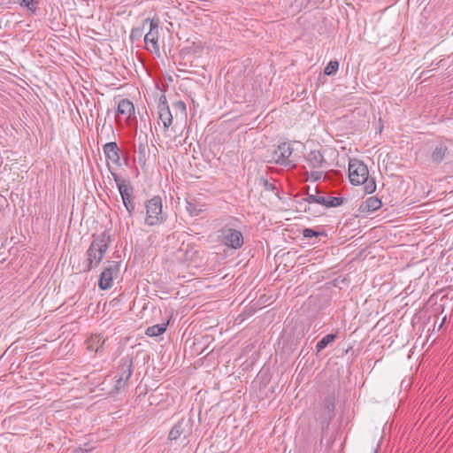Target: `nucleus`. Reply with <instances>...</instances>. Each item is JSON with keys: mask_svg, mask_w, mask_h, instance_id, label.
I'll list each match as a JSON object with an SVG mask.
<instances>
[{"mask_svg": "<svg viewBox=\"0 0 453 453\" xmlns=\"http://www.w3.org/2000/svg\"><path fill=\"white\" fill-rule=\"evenodd\" d=\"M349 178L353 185H364L365 194L370 195L376 190V182L373 178H369L367 165L357 158L349 161Z\"/></svg>", "mask_w": 453, "mask_h": 453, "instance_id": "f257e3e1", "label": "nucleus"}, {"mask_svg": "<svg viewBox=\"0 0 453 453\" xmlns=\"http://www.w3.org/2000/svg\"><path fill=\"white\" fill-rule=\"evenodd\" d=\"M111 243V236L104 231L93 235V241L87 250L88 269L90 270L99 265Z\"/></svg>", "mask_w": 453, "mask_h": 453, "instance_id": "f03ea898", "label": "nucleus"}, {"mask_svg": "<svg viewBox=\"0 0 453 453\" xmlns=\"http://www.w3.org/2000/svg\"><path fill=\"white\" fill-rule=\"evenodd\" d=\"M146 217L144 223L153 226L162 224L165 217L162 211V200L159 196H154L146 203Z\"/></svg>", "mask_w": 453, "mask_h": 453, "instance_id": "7ed1b4c3", "label": "nucleus"}, {"mask_svg": "<svg viewBox=\"0 0 453 453\" xmlns=\"http://www.w3.org/2000/svg\"><path fill=\"white\" fill-rule=\"evenodd\" d=\"M217 238L220 243L234 250L240 249L243 244L242 232L228 226H225L218 231Z\"/></svg>", "mask_w": 453, "mask_h": 453, "instance_id": "20e7f679", "label": "nucleus"}, {"mask_svg": "<svg viewBox=\"0 0 453 453\" xmlns=\"http://www.w3.org/2000/svg\"><path fill=\"white\" fill-rule=\"evenodd\" d=\"M294 149L290 142H282L273 152V161L285 167H294L296 165L293 158Z\"/></svg>", "mask_w": 453, "mask_h": 453, "instance_id": "39448f33", "label": "nucleus"}, {"mask_svg": "<svg viewBox=\"0 0 453 453\" xmlns=\"http://www.w3.org/2000/svg\"><path fill=\"white\" fill-rule=\"evenodd\" d=\"M144 22L150 23V31L144 36L146 49L150 51L159 53L158 45V24L159 20L155 19H146Z\"/></svg>", "mask_w": 453, "mask_h": 453, "instance_id": "423d86ee", "label": "nucleus"}, {"mask_svg": "<svg viewBox=\"0 0 453 453\" xmlns=\"http://www.w3.org/2000/svg\"><path fill=\"white\" fill-rule=\"evenodd\" d=\"M119 273V265L117 262H108L101 273L100 279L98 281V287L101 289H109L112 287L113 280L117 278Z\"/></svg>", "mask_w": 453, "mask_h": 453, "instance_id": "0eeeda50", "label": "nucleus"}, {"mask_svg": "<svg viewBox=\"0 0 453 453\" xmlns=\"http://www.w3.org/2000/svg\"><path fill=\"white\" fill-rule=\"evenodd\" d=\"M334 417V398L328 396L324 400L323 409L319 415V418L323 424H328L329 421Z\"/></svg>", "mask_w": 453, "mask_h": 453, "instance_id": "6e6552de", "label": "nucleus"}, {"mask_svg": "<svg viewBox=\"0 0 453 453\" xmlns=\"http://www.w3.org/2000/svg\"><path fill=\"white\" fill-rule=\"evenodd\" d=\"M105 158L115 165L120 164V150L115 142H107L103 146Z\"/></svg>", "mask_w": 453, "mask_h": 453, "instance_id": "1a4fd4ad", "label": "nucleus"}, {"mask_svg": "<svg viewBox=\"0 0 453 453\" xmlns=\"http://www.w3.org/2000/svg\"><path fill=\"white\" fill-rule=\"evenodd\" d=\"M158 119L163 123L164 131L167 132L173 123V116L165 101H161L158 104Z\"/></svg>", "mask_w": 453, "mask_h": 453, "instance_id": "9d476101", "label": "nucleus"}, {"mask_svg": "<svg viewBox=\"0 0 453 453\" xmlns=\"http://www.w3.org/2000/svg\"><path fill=\"white\" fill-rule=\"evenodd\" d=\"M382 206L381 201L376 196H370L362 202L358 207L360 213L370 214Z\"/></svg>", "mask_w": 453, "mask_h": 453, "instance_id": "9b49d317", "label": "nucleus"}, {"mask_svg": "<svg viewBox=\"0 0 453 453\" xmlns=\"http://www.w3.org/2000/svg\"><path fill=\"white\" fill-rule=\"evenodd\" d=\"M308 201L314 202L326 207H337L342 203L343 199L342 197L335 196H317L314 195H309Z\"/></svg>", "mask_w": 453, "mask_h": 453, "instance_id": "f8f14e48", "label": "nucleus"}, {"mask_svg": "<svg viewBox=\"0 0 453 453\" xmlns=\"http://www.w3.org/2000/svg\"><path fill=\"white\" fill-rule=\"evenodd\" d=\"M119 194L122 198V202L127 211L131 214L134 210L133 190L130 187L124 188L119 187Z\"/></svg>", "mask_w": 453, "mask_h": 453, "instance_id": "ddd939ff", "label": "nucleus"}, {"mask_svg": "<svg viewBox=\"0 0 453 453\" xmlns=\"http://www.w3.org/2000/svg\"><path fill=\"white\" fill-rule=\"evenodd\" d=\"M306 163L311 169H319L326 163L323 155L319 150L311 151L305 157Z\"/></svg>", "mask_w": 453, "mask_h": 453, "instance_id": "4468645a", "label": "nucleus"}, {"mask_svg": "<svg viewBox=\"0 0 453 453\" xmlns=\"http://www.w3.org/2000/svg\"><path fill=\"white\" fill-rule=\"evenodd\" d=\"M105 338L101 334H92L87 341V348L89 351L101 352L104 349Z\"/></svg>", "mask_w": 453, "mask_h": 453, "instance_id": "2eb2a0df", "label": "nucleus"}, {"mask_svg": "<svg viewBox=\"0 0 453 453\" xmlns=\"http://www.w3.org/2000/svg\"><path fill=\"white\" fill-rule=\"evenodd\" d=\"M118 113L126 119H129L134 114V104L127 99L120 100L118 104Z\"/></svg>", "mask_w": 453, "mask_h": 453, "instance_id": "dca6fc26", "label": "nucleus"}, {"mask_svg": "<svg viewBox=\"0 0 453 453\" xmlns=\"http://www.w3.org/2000/svg\"><path fill=\"white\" fill-rule=\"evenodd\" d=\"M132 375V365L131 364H125L121 366V374L116 380V388L119 389L123 388L126 382L130 379Z\"/></svg>", "mask_w": 453, "mask_h": 453, "instance_id": "f3484780", "label": "nucleus"}, {"mask_svg": "<svg viewBox=\"0 0 453 453\" xmlns=\"http://www.w3.org/2000/svg\"><path fill=\"white\" fill-rule=\"evenodd\" d=\"M448 152V147L444 143H439L431 153V159L434 163L439 164L444 158Z\"/></svg>", "mask_w": 453, "mask_h": 453, "instance_id": "a211bd4d", "label": "nucleus"}, {"mask_svg": "<svg viewBox=\"0 0 453 453\" xmlns=\"http://www.w3.org/2000/svg\"><path fill=\"white\" fill-rule=\"evenodd\" d=\"M187 211L191 217H197L205 211V205L198 203L195 199L187 200Z\"/></svg>", "mask_w": 453, "mask_h": 453, "instance_id": "6ab92c4d", "label": "nucleus"}, {"mask_svg": "<svg viewBox=\"0 0 453 453\" xmlns=\"http://www.w3.org/2000/svg\"><path fill=\"white\" fill-rule=\"evenodd\" d=\"M167 325H168V323H161V324L149 326L146 329L145 334L150 337L159 336L165 332Z\"/></svg>", "mask_w": 453, "mask_h": 453, "instance_id": "aec40b11", "label": "nucleus"}, {"mask_svg": "<svg viewBox=\"0 0 453 453\" xmlns=\"http://www.w3.org/2000/svg\"><path fill=\"white\" fill-rule=\"evenodd\" d=\"M184 419L178 421L170 430L168 438L171 441H176L184 433Z\"/></svg>", "mask_w": 453, "mask_h": 453, "instance_id": "412c9836", "label": "nucleus"}, {"mask_svg": "<svg viewBox=\"0 0 453 453\" xmlns=\"http://www.w3.org/2000/svg\"><path fill=\"white\" fill-rule=\"evenodd\" d=\"M336 338V334H329L324 336L321 340H319L317 342L316 349L317 352H320L322 349H324L329 343L334 341Z\"/></svg>", "mask_w": 453, "mask_h": 453, "instance_id": "4be33fe9", "label": "nucleus"}, {"mask_svg": "<svg viewBox=\"0 0 453 453\" xmlns=\"http://www.w3.org/2000/svg\"><path fill=\"white\" fill-rule=\"evenodd\" d=\"M40 0H22L21 5L26 7L32 13H35Z\"/></svg>", "mask_w": 453, "mask_h": 453, "instance_id": "5701e85b", "label": "nucleus"}, {"mask_svg": "<svg viewBox=\"0 0 453 453\" xmlns=\"http://www.w3.org/2000/svg\"><path fill=\"white\" fill-rule=\"evenodd\" d=\"M339 68V63L337 61H330L324 69V73L326 75L334 74Z\"/></svg>", "mask_w": 453, "mask_h": 453, "instance_id": "b1692460", "label": "nucleus"}, {"mask_svg": "<svg viewBox=\"0 0 453 453\" xmlns=\"http://www.w3.org/2000/svg\"><path fill=\"white\" fill-rule=\"evenodd\" d=\"M319 234H320V233H319L311 228H304L303 230V235L305 238H311V237L319 236Z\"/></svg>", "mask_w": 453, "mask_h": 453, "instance_id": "393cba45", "label": "nucleus"}, {"mask_svg": "<svg viewBox=\"0 0 453 453\" xmlns=\"http://www.w3.org/2000/svg\"><path fill=\"white\" fill-rule=\"evenodd\" d=\"M113 180H115L118 189L119 190V187L128 188V186L125 183V181L121 180L119 176L117 173H111Z\"/></svg>", "mask_w": 453, "mask_h": 453, "instance_id": "a878e982", "label": "nucleus"}, {"mask_svg": "<svg viewBox=\"0 0 453 453\" xmlns=\"http://www.w3.org/2000/svg\"><path fill=\"white\" fill-rule=\"evenodd\" d=\"M322 176H323V172L317 170V169H315L314 171H311V179L314 181L320 180L322 178Z\"/></svg>", "mask_w": 453, "mask_h": 453, "instance_id": "bb28decb", "label": "nucleus"}, {"mask_svg": "<svg viewBox=\"0 0 453 453\" xmlns=\"http://www.w3.org/2000/svg\"><path fill=\"white\" fill-rule=\"evenodd\" d=\"M176 106H177V107H178L181 111H183V112H185V111H186V104H185V103H184V102H182V101H178V102L176 103Z\"/></svg>", "mask_w": 453, "mask_h": 453, "instance_id": "cd10ccee", "label": "nucleus"}, {"mask_svg": "<svg viewBox=\"0 0 453 453\" xmlns=\"http://www.w3.org/2000/svg\"><path fill=\"white\" fill-rule=\"evenodd\" d=\"M90 450L91 449H88L83 448H78L74 449L72 453H89Z\"/></svg>", "mask_w": 453, "mask_h": 453, "instance_id": "c85d7f7f", "label": "nucleus"}, {"mask_svg": "<svg viewBox=\"0 0 453 453\" xmlns=\"http://www.w3.org/2000/svg\"><path fill=\"white\" fill-rule=\"evenodd\" d=\"M139 152H140V154H142V157H144V156H145V148H144L142 145H140V147H139Z\"/></svg>", "mask_w": 453, "mask_h": 453, "instance_id": "c756f323", "label": "nucleus"}, {"mask_svg": "<svg viewBox=\"0 0 453 453\" xmlns=\"http://www.w3.org/2000/svg\"><path fill=\"white\" fill-rule=\"evenodd\" d=\"M139 161L142 162V164H144V160H142L141 157L139 158Z\"/></svg>", "mask_w": 453, "mask_h": 453, "instance_id": "7c9ffc66", "label": "nucleus"}]
</instances>
